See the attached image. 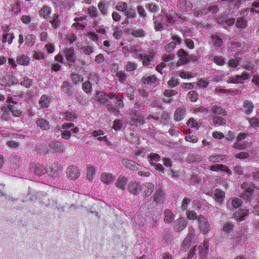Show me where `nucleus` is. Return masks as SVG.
<instances>
[{"label":"nucleus","instance_id":"nucleus-29","mask_svg":"<svg viewBox=\"0 0 259 259\" xmlns=\"http://www.w3.org/2000/svg\"><path fill=\"white\" fill-rule=\"evenodd\" d=\"M17 62L23 65H27L29 62V57L24 55H22L17 58Z\"/></svg>","mask_w":259,"mask_h":259},{"label":"nucleus","instance_id":"nucleus-39","mask_svg":"<svg viewBox=\"0 0 259 259\" xmlns=\"http://www.w3.org/2000/svg\"><path fill=\"white\" fill-rule=\"evenodd\" d=\"M211 38L213 42V45L217 47H221L222 45V39L218 36L212 35Z\"/></svg>","mask_w":259,"mask_h":259},{"label":"nucleus","instance_id":"nucleus-26","mask_svg":"<svg viewBox=\"0 0 259 259\" xmlns=\"http://www.w3.org/2000/svg\"><path fill=\"white\" fill-rule=\"evenodd\" d=\"M2 111L3 112L1 118L3 120L8 121L11 119L10 112L9 111L8 108L3 107L2 108Z\"/></svg>","mask_w":259,"mask_h":259},{"label":"nucleus","instance_id":"nucleus-23","mask_svg":"<svg viewBox=\"0 0 259 259\" xmlns=\"http://www.w3.org/2000/svg\"><path fill=\"white\" fill-rule=\"evenodd\" d=\"M164 198V193L161 188L156 191L154 195V200L157 203L163 202Z\"/></svg>","mask_w":259,"mask_h":259},{"label":"nucleus","instance_id":"nucleus-1","mask_svg":"<svg viewBox=\"0 0 259 259\" xmlns=\"http://www.w3.org/2000/svg\"><path fill=\"white\" fill-rule=\"evenodd\" d=\"M194 237L195 230L192 227H190L188 228V234L181 244V250L183 251L187 250L189 248L191 243L194 240Z\"/></svg>","mask_w":259,"mask_h":259},{"label":"nucleus","instance_id":"nucleus-17","mask_svg":"<svg viewBox=\"0 0 259 259\" xmlns=\"http://www.w3.org/2000/svg\"><path fill=\"white\" fill-rule=\"evenodd\" d=\"M219 11V8L217 5H213L205 8L201 10L200 13L202 15H206L208 13H212V14L217 13Z\"/></svg>","mask_w":259,"mask_h":259},{"label":"nucleus","instance_id":"nucleus-41","mask_svg":"<svg viewBox=\"0 0 259 259\" xmlns=\"http://www.w3.org/2000/svg\"><path fill=\"white\" fill-rule=\"evenodd\" d=\"M8 109L14 116H20L21 115V112L20 110L15 109L14 106L12 105H8Z\"/></svg>","mask_w":259,"mask_h":259},{"label":"nucleus","instance_id":"nucleus-64","mask_svg":"<svg viewBox=\"0 0 259 259\" xmlns=\"http://www.w3.org/2000/svg\"><path fill=\"white\" fill-rule=\"evenodd\" d=\"M187 125L191 127H194L197 125V123L196 120L193 118H190L188 120L187 122Z\"/></svg>","mask_w":259,"mask_h":259},{"label":"nucleus","instance_id":"nucleus-19","mask_svg":"<svg viewBox=\"0 0 259 259\" xmlns=\"http://www.w3.org/2000/svg\"><path fill=\"white\" fill-rule=\"evenodd\" d=\"M215 200L218 202H222L224 200L225 193L221 189H217L214 193Z\"/></svg>","mask_w":259,"mask_h":259},{"label":"nucleus","instance_id":"nucleus-52","mask_svg":"<svg viewBox=\"0 0 259 259\" xmlns=\"http://www.w3.org/2000/svg\"><path fill=\"white\" fill-rule=\"evenodd\" d=\"M99 9L103 15L106 14L107 12V6L103 2H101L98 5Z\"/></svg>","mask_w":259,"mask_h":259},{"label":"nucleus","instance_id":"nucleus-28","mask_svg":"<svg viewBox=\"0 0 259 259\" xmlns=\"http://www.w3.org/2000/svg\"><path fill=\"white\" fill-rule=\"evenodd\" d=\"M202 160L200 155L193 154H189L187 156V160L189 162H200Z\"/></svg>","mask_w":259,"mask_h":259},{"label":"nucleus","instance_id":"nucleus-32","mask_svg":"<svg viewBox=\"0 0 259 259\" xmlns=\"http://www.w3.org/2000/svg\"><path fill=\"white\" fill-rule=\"evenodd\" d=\"M178 5L183 9H191L192 7L191 4L190 2H188L186 0H179Z\"/></svg>","mask_w":259,"mask_h":259},{"label":"nucleus","instance_id":"nucleus-5","mask_svg":"<svg viewBox=\"0 0 259 259\" xmlns=\"http://www.w3.org/2000/svg\"><path fill=\"white\" fill-rule=\"evenodd\" d=\"M128 191L135 195H138L142 191V185L136 182H130L127 186Z\"/></svg>","mask_w":259,"mask_h":259},{"label":"nucleus","instance_id":"nucleus-36","mask_svg":"<svg viewBox=\"0 0 259 259\" xmlns=\"http://www.w3.org/2000/svg\"><path fill=\"white\" fill-rule=\"evenodd\" d=\"M125 15L127 18H135L136 15V10L134 9L131 8L128 9L127 8L125 11Z\"/></svg>","mask_w":259,"mask_h":259},{"label":"nucleus","instance_id":"nucleus-43","mask_svg":"<svg viewBox=\"0 0 259 259\" xmlns=\"http://www.w3.org/2000/svg\"><path fill=\"white\" fill-rule=\"evenodd\" d=\"M106 106L108 110L110 112H113L115 114H118V113L119 112V111L117 109H116L114 107V106L110 102L106 103Z\"/></svg>","mask_w":259,"mask_h":259},{"label":"nucleus","instance_id":"nucleus-11","mask_svg":"<svg viewBox=\"0 0 259 259\" xmlns=\"http://www.w3.org/2000/svg\"><path fill=\"white\" fill-rule=\"evenodd\" d=\"M65 56L67 60L70 62H74L76 57L74 53V50L72 48H66L64 51Z\"/></svg>","mask_w":259,"mask_h":259},{"label":"nucleus","instance_id":"nucleus-21","mask_svg":"<svg viewBox=\"0 0 259 259\" xmlns=\"http://www.w3.org/2000/svg\"><path fill=\"white\" fill-rule=\"evenodd\" d=\"M38 126H39L42 130H47L50 128L49 122L43 118H40L36 121Z\"/></svg>","mask_w":259,"mask_h":259},{"label":"nucleus","instance_id":"nucleus-50","mask_svg":"<svg viewBox=\"0 0 259 259\" xmlns=\"http://www.w3.org/2000/svg\"><path fill=\"white\" fill-rule=\"evenodd\" d=\"M188 98L193 102H195L198 99V94L197 93L194 91H192L189 92L188 93Z\"/></svg>","mask_w":259,"mask_h":259},{"label":"nucleus","instance_id":"nucleus-34","mask_svg":"<svg viewBox=\"0 0 259 259\" xmlns=\"http://www.w3.org/2000/svg\"><path fill=\"white\" fill-rule=\"evenodd\" d=\"M71 77L73 82L75 84H77L83 81L82 77L77 73H72Z\"/></svg>","mask_w":259,"mask_h":259},{"label":"nucleus","instance_id":"nucleus-38","mask_svg":"<svg viewBox=\"0 0 259 259\" xmlns=\"http://www.w3.org/2000/svg\"><path fill=\"white\" fill-rule=\"evenodd\" d=\"M213 122L215 125H222L226 124V120L222 117H215L213 119Z\"/></svg>","mask_w":259,"mask_h":259},{"label":"nucleus","instance_id":"nucleus-33","mask_svg":"<svg viewBox=\"0 0 259 259\" xmlns=\"http://www.w3.org/2000/svg\"><path fill=\"white\" fill-rule=\"evenodd\" d=\"M62 170V168L57 164L54 165V167L51 171V176L54 177H58L59 176V172Z\"/></svg>","mask_w":259,"mask_h":259},{"label":"nucleus","instance_id":"nucleus-12","mask_svg":"<svg viewBox=\"0 0 259 259\" xmlns=\"http://www.w3.org/2000/svg\"><path fill=\"white\" fill-rule=\"evenodd\" d=\"M114 177L112 174L102 173L101 176V181L106 184H110L114 181Z\"/></svg>","mask_w":259,"mask_h":259},{"label":"nucleus","instance_id":"nucleus-51","mask_svg":"<svg viewBox=\"0 0 259 259\" xmlns=\"http://www.w3.org/2000/svg\"><path fill=\"white\" fill-rule=\"evenodd\" d=\"M146 153V150L144 148H140L138 150H133L132 153L137 157L142 156H144Z\"/></svg>","mask_w":259,"mask_h":259},{"label":"nucleus","instance_id":"nucleus-42","mask_svg":"<svg viewBox=\"0 0 259 259\" xmlns=\"http://www.w3.org/2000/svg\"><path fill=\"white\" fill-rule=\"evenodd\" d=\"M130 33L135 37H142L144 35V32L142 29L133 30Z\"/></svg>","mask_w":259,"mask_h":259},{"label":"nucleus","instance_id":"nucleus-4","mask_svg":"<svg viewBox=\"0 0 259 259\" xmlns=\"http://www.w3.org/2000/svg\"><path fill=\"white\" fill-rule=\"evenodd\" d=\"M197 220L201 230L204 233H207L209 230V224L207 220L204 216L200 215L197 217Z\"/></svg>","mask_w":259,"mask_h":259},{"label":"nucleus","instance_id":"nucleus-7","mask_svg":"<svg viewBox=\"0 0 259 259\" xmlns=\"http://www.w3.org/2000/svg\"><path fill=\"white\" fill-rule=\"evenodd\" d=\"M154 189V185L151 183H146L142 185L143 195L144 197L149 196L153 192Z\"/></svg>","mask_w":259,"mask_h":259},{"label":"nucleus","instance_id":"nucleus-53","mask_svg":"<svg viewBox=\"0 0 259 259\" xmlns=\"http://www.w3.org/2000/svg\"><path fill=\"white\" fill-rule=\"evenodd\" d=\"M108 96V94L101 95L100 96H98V101L101 103H107L109 102Z\"/></svg>","mask_w":259,"mask_h":259},{"label":"nucleus","instance_id":"nucleus-31","mask_svg":"<svg viewBox=\"0 0 259 259\" xmlns=\"http://www.w3.org/2000/svg\"><path fill=\"white\" fill-rule=\"evenodd\" d=\"M95 175V169L93 166H89L87 169V177L90 181H92Z\"/></svg>","mask_w":259,"mask_h":259},{"label":"nucleus","instance_id":"nucleus-6","mask_svg":"<svg viewBox=\"0 0 259 259\" xmlns=\"http://www.w3.org/2000/svg\"><path fill=\"white\" fill-rule=\"evenodd\" d=\"M187 223L184 218H180L174 222V229L177 232H181L186 227Z\"/></svg>","mask_w":259,"mask_h":259},{"label":"nucleus","instance_id":"nucleus-60","mask_svg":"<svg viewBox=\"0 0 259 259\" xmlns=\"http://www.w3.org/2000/svg\"><path fill=\"white\" fill-rule=\"evenodd\" d=\"M249 154L246 152H240L235 155V157L240 159H244L248 158Z\"/></svg>","mask_w":259,"mask_h":259},{"label":"nucleus","instance_id":"nucleus-22","mask_svg":"<svg viewBox=\"0 0 259 259\" xmlns=\"http://www.w3.org/2000/svg\"><path fill=\"white\" fill-rule=\"evenodd\" d=\"M210 170L212 171H218L221 170L226 171L228 174H230V170L226 166L223 164H217L212 165L210 167Z\"/></svg>","mask_w":259,"mask_h":259},{"label":"nucleus","instance_id":"nucleus-24","mask_svg":"<svg viewBox=\"0 0 259 259\" xmlns=\"http://www.w3.org/2000/svg\"><path fill=\"white\" fill-rule=\"evenodd\" d=\"M50 102V99L46 95H42L40 98L39 104L42 108H46L49 106Z\"/></svg>","mask_w":259,"mask_h":259},{"label":"nucleus","instance_id":"nucleus-45","mask_svg":"<svg viewBox=\"0 0 259 259\" xmlns=\"http://www.w3.org/2000/svg\"><path fill=\"white\" fill-rule=\"evenodd\" d=\"M156 77L154 75H151L146 77H143L142 78V81L144 83H153L156 80Z\"/></svg>","mask_w":259,"mask_h":259},{"label":"nucleus","instance_id":"nucleus-58","mask_svg":"<svg viewBox=\"0 0 259 259\" xmlns=\"http://www.w3.org/2000/svg\"><path fill=\"white\" fill-rule=\"evenodd\" d=\"M88 78L91 82H95L96 83L99 81V76L96 74H90Z\"/></svg>","mask_w":259,"mask_h":259},{"label":"nucleus","instance_id":"nucleus-61","mask_svg":"<svg viewBox=\"0 0 259 259\" xmlns=\"http://www.w3.org/2000/svg\"><path fill=\"white\" fill-rule=\"evenodd\" d=\"M191 199L189 198H184L182 203V209L185 210L187 207L188 204L190 202Z\"/></svg>","mask_w":259,"mask_h":259},{"label":"nucleus","instance_id":"nucleus-56","mask_svg":"<svg viewBox=\"0 0 259 259\" xmlns=\"http://www.w3.org/2000/svg\"><path fill=\"white\" fill-rule=\"evenodd\" d=\"M233 225L230 223H225L223 226V231L226 232H230L233 229Z\"/></svg>","mask_w":259,"mask_h":259},{"label":"nucleus","instance_id":"nucleus-35","mask_svg":"<svg viewBox=\"0 0 259 259\" xmlns=\"http://www.w3.org/2000/svg\"><path fill=\"white\" fill-rule=\"evenodd\" d=\"M224 156L223 155H216L209 156L208 159L209 161L215 163L220 162V160L224 159Z\"/></svg>","mask_w":259,"mask_h":259},{"label":"nucleus","instance_id":"nucleus-47","mask_svg":"<svg viewBox=\"0 0 259 259\" xmlns=\"http://www.w3.org/2000/svg\"><path fill=\"white\" fill-rule=\"evenodd\" d=\"M92 85L89 81H86L82 84V89L87 93H89L91 91Z\"/></svg>","mask_w":259,"mask_h":259},{"label":"nucleus","instance_id":"nucleus-46","mask_svg":"<svg viewBox=\"0 0 259 259\" xmlns=\"http://www.w3.org/2000/svg\"><path fill=\"white\" fill-rule=\"evenodd\" d=\"M236 25L238 28H244L246 27V22L242 18H239L237 20Z\"/></svg>","mask_w":259,"mask_h":259},{"label":"nucleus","instance_id":"nucleus-55","mask_svg":"<svg viewBox=\"0 0 259 259\" xmlns=\"http://www.w3.org/2000/svg\"><path fill=\"white\" fill-rule=\"evenodd\" d=\"M149 157L150 158V163L152 164L154 162H157L160 159V156L157 154H151Z\"/></svg>","mask_w":259,"mask_h":259},{"label":"nucleus","instance_id":"nucleus-16","mask_svg":"<svg viewBox=\"0 0 259 259\" xmlns=\"http://www.w3.org/2000/svg\"><path fill=\"white\" fill-rule=\"evenodd\" d=\"M243 106L244 107V111L246 114H249L252 112L254 105L251 101L245 100L243 102Z\"/></svg>","mask_w":259,"mask_h":259},{"label":"nucleus","instance_id":"nucleus-9","mask_svg":"<svg viewBox=\"0 0 259 259\" xmlns=\"http://www.w3.org/2000/svg\"><path fill=\"white\" fill-rule=\"evenodd\" d=\"M122 163L126 167L132 170H137L139 169V165L132 160L123 159Z\"/></svg>","mask_w":259,"mask_h":259},{"label":"nucleus","instance_id":"nucleus-3","mask_svg":"<svg viewBox=\"0 0 259 259\" xmlns=\"http://www.w3.org/2000/svg\"><path fill=\"white\" fill-rule=\"evenodd\" d=\"M131 119L133 122L132 124L139 126L144 124L145 121L143 117L137 111L133 112L131 114Z\"/></svg>","mask_w":259,"mask_h":259},{"label":"nucleus","instance_id":"nucleus-57","mask_svg":"<svg viewBox=\"0 0 259 259\" xmlns=\"http://www.w3.org/2000/svg\"><path fill=\"white\" fill-rule=\"evenodd\" d=\"M176 47V43L174 41H171L165 47V49L167 52H170Z\"/></svg>","mask_w":259,"mask_h":259},{"label":"nucleus","instance_id":"nucleus-10","mask_svg":"<svg viewBox=\"0 0 259 259\" xmlns=\"http://www.w3.org/2000/svg\"><path fill=\"white\" fill-rule=\"evenodd\" d=\"M186 109L183 107L178 108L175 112V119L178 121H181L186 115Z\"/></svg>","mask_w":259,"mask_h":259},{"label":"nucleus","instance_id":"nucleus-8","mask_svg":"<svg viewBox=\"0 0 259 259\" xmlns=\"http://www.w3.org/2000/svg\"><path fill=\"white\" fill-rule=\"evenodd\" d=\"M49 147L55 152L63 153L64 145L60 142H51L49 144Z\"/></svg>","mask_w":259,"mask_h":259},{"label":"nucleus","instance_id":"nucleus-54","mask_svg":"<svg viewBox=\"0 0 259 259\" xmlns=\"http://www.w3.org/2000/svg\"><path fill=\"white\" fill-rule=\"evenodd\" d=\"M122 31L119 30L118 27H116L114 28V31L113 34L114 38L117 39H120L122 36Z\"/></svg>","mask_w":259,"mask_h":259},{"label":"nucleus","instance_id":"nucleus-62","mask_svg":"<svg viewBox=\"0 0 259 259\" xmlns=\"http://www.w3.org/2000/svg\"><path fill=\"white\" fill-rule=\"evenodd\" d=\"M146 7L151 12H156L158 9V7L153 4H148Z\"/></svg>","mask_w":259,"mask_h":259},{"label":"nucleus","instance_id":"nucleus-13","mask_svg":"<svg viewBox=\"0 0 259 259\" xmlns=\"http://www.w3.org/2000/svg\"><path fill=\"white\" fill-rule=\"evenodd\" d=\"M62 92L65 93L68 96H71L73 94L71 85L67 81H64L61 87Z\"/></svg>","mask_w":259,"mask_h":259},{"label":"nucleus","instance_id":"nucleus-25","mask_svg":"<svg viewBox=\"0 0 259 259\" xmlns=\"http://www.w3.org/2000/svg\"><path fill=\"white\" fill-rule=\"evenodd\" d=\"M212 112L216 115H226L225 111L221 107L218 106H213L211 108Z\"/></svg>","mask_w":259,"mask_h":259},{"label":"nucleus","instance_id":"nucleus-30","mask_svg":"<svg viewBox=\"0 0 259 259\" xmlns=\"http://www.w3.org/2000/svg\"><path fill=\"white\" fill-rule=\"evenodd\" d=\"M177 54L180 57L182 58V60L185 63H187L190 61V60L188 57V54L183 49H180L178 51Z\"/></svg>","mask_w":259,"mask_h":259},{"label":"nucleus","instance_id":"nucleus-59","mask_svg":"<svg viewBox=\"0 0 259 259\" xmlns=\"http://www.w3.org/2000/svg\"><path fill=\"white\" fill-rule=\"evenodd\" d=\"M32 84V80L28 78H25L24 80L21 82V84L22 85L25 86L26 88L30 87Z\"/></svg>","mask_w":259,"mask_h":259},{"label":"nucleus","instance_id":"nucleus-63","mask_svg":"<svg viewBox=\"0 0 259 259\" xmlns=\"http://www.w3.org/2000/svg\"><path fill=\"white\" fill-rule=\"evenodd\" d=\"M154 28L156 29V30H159L163 27V23H162V21H158L157 20H155L154 22Z\"/></svg>","mask_w":259,"mask_h":259},{"label":"nucleus","instance_id":"nucleus-44","mask_svg":"<svg viewBox=\"0 0 259 259\" xmlns=\"http://www.w3.org/2000/svg\"><path fill=\"white\" fill-rule=\"evenodd\" d=\"M59 15L58 14H55L54 18L52 21H51V23L53 26V27L56 29L60 26V20L58 19Z\"/></svg>","mask_w":259,"mask_h":259},{"label":"nucleus","instance_id":"nucleus-2","mask_svg":"<svg viewBox=\"0 0 259 259\" xmlns=\"http://www.w3.org/2000/svg\"><path fill=\"white\" fill-rule=\"evenodd\" d=\"M66 175L69 179L75 180L79 177V170L76 166L70 165L66 169Z\"/></svg>","mask_w":259,"mask_h":259},{"label":"nucleus","instance_id":"nucleus-37","mask_svg":"<svg viewBox=\"0 0 259 259\" xmlns=\"http://www.w3.org/2000/svg\"><path fill=\"white\" fill-rule=\"evenodd\" d=\"M35 36L32 34H28L26 37V45L27 47L31 46L33 45L35 41Z\"/></svg>","mask_w":259,"mask_h":259},{"label":"nucleus","instance_id":"nucleus-20","mask_svg":"<svg viewBox=\"0 0 259 259\" xmlns=\"http://www.w3.org/2000/svg\"><path fill=\"white\" fill-rule=\"evenodd\" d=\"M127 179L124 177H119L117 182H116V186L119 188L124 190L125 185L126 184Z\"/></svg>","mask_w":259,"mask_h":259},{"label":"nucleus","instance_id":"nucleus-48","mask_svg":"<svg viewBox=\"0 0 259 259\" xmlns=\"http://www.w3.org/2000/svg\"><path fill=\"white\" fill-rule=\"evenodd\" d=\"M127 8V5L125 2L119 3L116 6V9L119 11L125 12Z\"/></svg>","mask_w":259,"mask_h":259},{"label":"nucleus","instance_id":"nucleus-40","mask_svg":"<svg viewBox=\"0 0 259 259\" xmlns=\"http://www.w3.org/2000/svg\"><path fill=\"white\" fill-rule=\"evenodd\" d=\"M139 59L140 60H143V64L144 65L146 66L149 64L150 58L149 56L144 54H140Z\"/></svg>","mask_w":259,"mask_h":259},{"label":"nucleus","instance_id":"nucleus-27","mask_svg":"<svg viewBox=\"0 0 259 259\" xmlns=\"http://www.w3.org/2000/svg\"><path fill=\"white\" fill-rule=\"evenodd\" d=\"M39 13L41 16L44 18H47L51 13V8L47 6H44L39 11Z\"/></svg>","mask_w":259,"mask_h":259},{"label":"nucleus","instance_id":"nucleus-14","mask_svg":"<svg viewBox=\"0 0 259 259\" xmlns=\"http://www.w3.org/2000/svg\"><path fill=\"white\" fill-rule=\"evenodd\" d=\"M254 189H247L240 194V197L243 199L250 202L253 198Z\"/></svg>","mask_w":259,"mask_h":259},{"label":"nucleus","instance_id":"nucleus-49","mask_svg":"<svg viewBox=\"0 0 259 259\" xmlns=\"http://www.w3.org/2000/svg\"><path fill=\"white\" fill-rule=\"evenodd\" d=\"M249 122L250 126L252 127H255L259 126V119L255 117L250 118L249 119Z\"/></svg>","mask_w":259,"mask_h":259},{"label":"nucleus","instance_id":"nucleus-15","mask_svg":"<svg viewBox=\"0 0 259 259\" xmlns=\"http://www.w3.org/2000/svg\"><path fill=\"white\" fill-rule=\"evenodd\" d=\"M174 220V213L169 209H166L164 211V222L166 224H170Z\"/></svg>","mask_w":259,"mask_h":259},{"label":"nucleus","instance_id":"nucleus-18","mask_svg":"<svg viewBox=\"0 0 259 259\" xmlns=\"http://www.w3.org/2000/svg\"><path fill=\"white\" fill-rule=\"evenodd\" d=\"M47 172L46 167L39 164L35 165L34 169V173L35 175L41 176Z\"/></svg>","mask_w":259,"mask_h":259}]
</instances>
